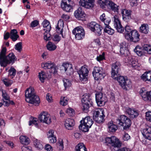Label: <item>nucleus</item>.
Returning a JSON list of instances; mask_svg holds the SVG:
<instances>
[{"mask_svg":"<svg viewBox=\"0 0 151 151\" xmlns=\"http://www.w3.org/2000/svg\"><path fill=\"white\" fill-rule=\"evenodd\" d=\"M6 47H2L0 52V65L1 66L6 67L8 64H13L17 60L16 57L13 52L6 56Z\"/></svg>","mask_w":151,"mask_h":151,"instance_id":"1","label":"nucleus"},{"mask_svg":"<svg viewBox=\"0 0 151 151\" xmlns=\"http://www.w3.org/2000/svg\"><path fill=\"white\" fill-rule=\"evenodd\" d=\"M25 97L26 102L36 105L40 103V99L35 93V90L32 87H29L25 91Z\"/></svg>","mask_w":151,"mask_h":151,"instance_id":"2","label":"nucleus"},{"mask_svg":"<svg viewBox=\"0 0 151 151\" xmlns=\"http://www.w3.org/2000/svg\"><path fill=\"white\" fill-rule=\"evenodd\" d=\"M115 122L123 127V129L127 130L130 126L132 122L131 120L125 115H122L116 118Z\"/></svg>","mask_w":151,"mask_h":151,"instance_id":"3","label":"nucleus"},{"mask_svg":"<svg viewBox=\"0 0 151 151\" xmlns=\"http://www.w3.org/2000/svg\"><path fill=\"white\" fill-rule=\"evenodd\" d=\"M82 109L85 113L89 111V107L92 105V101L91 96L89 93H86L83 95L81 100Z\"/></svg>","mask_w":151,"mask_h":151,"instance_id":"4","label":"nucleus"},{"mask_svg":"<svg viewBox=\"0 0 151 151\" xmlns=\"http://www.w3.org/2000/svg\"><path fill=\"white\" fill-rule=\"evenodd\" d=\"M81 124L79 126L80 129L84 132H87L93 123L89 116H86L80 121Z\"/></svg>","mask_w":151,"mask_h":151,"instance_id":"5","label":"nucleus"},{"mask_svg":"<svg viewBox=\"0 0 151 151\" xmlns=\"http://www.w3.org/2000/svg\"><path fill=\"white\" fill-rule=\"evenodd\" d=\"M105 141L106 143L110 144L111 146V149L113 148L115 150L116 148H119L122 145L121 142L119 139L114 136L106 137V138Z\"/></svg>","mask_w":151,"mask_h":151,"instance_id":"6","label":"nucleus"},{"mask_svg":"<svg viewBox=\"0 0 151 151\" xmlns=\"http://www.w3.org/2000/svg\"><path fill=\"white\" fill-rule=\"evenodd\" d=\"M89 72L86 65L82 66L78 71L79 80L83 83H86L87 82Z\"/></svg>","mask_w":151,"mask_h":151,"instance_id":"7","label":"nucleus"},{"mask_svg":"<svg viewBox=\"0 0 151 151\" xmlns=\"http://www.w3.org/2000/svg\"><path fill=\"white\" fill-rule=\"evenodd\" d=\"M140 35L138 31L133 30L131 34L126 33L125 34V37L128 41L134 42H138L140 40Z\"/></svg>","mask_w":151,"mask_h":151,"instance_id":"8","label":"nucleus"},{"mask_svg":"<svg viewBox=\"0 0 151 151\" xmlns=\"http://www.w3.org/2000/svg\"><path fill=\"white\" fill-rule=\"evenodd\" d=\"M88 28L96 35L100 36L101 34L102 27L95 22H91L88 24Z\"/></svg>","mask_w":151,"mask_h":151,"instance_id":"9","label":"nucleus"},{"mask_svg":"<svg viewBox=\"0 0 151 151\" xmlns=\"http://www.w3.org/2000/svg\"><path fill=\"white\" fill-rule=\"evenodd\" d=\"M72 32L75 35L76 39L78 40H82L85 36L84 30L81 26L76 27L73 30Z\"/></svg>","mask_w":151,"mask_h":151,"instance_id":"10","label":"nucleus"},{"mask_svg":"<svg viewBox=\"0 0 151 151\" xmlns=\"http://www.w3.org/2000/svg\"><path fill=\"white\" fill-rule=\"evenodd\" d=\"M92 74L95 80L97 81L101 80L105 76V73L103 69L100 67H94Z\"/></svg>","mask_w":151,"mask_h":151,"instance_id":"11","label":"nucleus"},{"mask_svg":"<svg viewBox=\"0 0 151 151\" xmlns=\"http://www.w3.org/2000/svg\"><path fill=\"white\" fill-rule=\"evenodd\" d=\"M121 65L118 61H116L112 64L111 74V77L114 79H116L117 76L119 75Z\"/></svg>","mask_w":151,"mask_h":151,"instance_id":"12","label":"nucleus"},{"mask_svg":"<svg viewBox=\"0 0 151 151\" xmlns=\"http://www.w3.org/2000/svg\"><path fill=\"white\" fill-rule=\"evenodd\" d=\"M96 99L98 105L100 106H104L107 101V97L101 93H96Z\"/></svg>","mask_w":151,"mask_h":151,"instance_id":"13","label":"nucleus"},{"mask_svg":"<svg viewBox=\"0 0 151 151\" xmlns=\"http://www.w3.org/2000/svg\"><path fill=\"white\" fill-rule=\"evenodd\" d=\"M73 2L70 0H62L61 7L66 12H71L72 10Z\"/></svg>","mask_w":151,"mask_h":151,"instance_id":"14","label":"nucleus"},{"mask_svg":"<svg viewBox=\"0 0 151 151\" xmlns=\"http://www.w3.org/2000/svg\"><path fill=\"white\" fill-rule=\"evenodd\" d=\"M38 119L41 122L49 124L51 122L50 115L47 112L43 111L39 116Z\"/></svg>","mask_w":151,"mask_h":151,"instance_id":"15","label":"nucleus"},{"mask_svg":"<svg viewBox=\"0 0 151 151\" xmlns=\"http://www.w3.org/2000/svg\"><path fill=\"white\" fill-rule=\"evenodd\" d=\"M114 26L117 31L120 33H123L124 31V29L121 24L120 20L118 16L115 15L113 17Z\"/></svg>","mask_w":151,"mask_h":151,"instance_id":"16","label":"nucleus"},{"mask_svg":"<svg viewBox=\"0 0 151 151\" xmlns=\"http://www.w3.org/2000/svg\"><path fill=\"white\" fill-rule=\"evenodd\" d=\"M41 66L43 68L45 69H50L51 70L50 71V72L54 74L57 73L56 67L55 66L54 64L51 62H48L42 64Z\"/></svg>","mask_w":151,"mask_h":151,"instance_id":"17","label":"nucleus"},{"mask_svg":"<svg viewBox=\"0 0 151 151\" xmlns=\"http://www.w3.org/2000/svg\"><path fill=\"white\" fill-rule=\"evenodd\" d=\"M94 0H81L79 2L80 5L85 8L89 9L94 6Z\"/></svg>","mask_w":151,"mask_h":151,"instance_id":"18","label":"nucleus"},{"mask_svg":"<svg viewBox=\"0 0 151 151\" xmlns=\"http://www.w3.org/2000/svg\"><path fill=\"white\" fill-rule=\"evenodd\" d=\"M139 94L143 100L145 101L151 102V91H146L141 90L139 91Z\"/></svg>","mask_w":151,"mask_h":151,"instance_id":"19","label":"nucleus"},{"mask_svg":"<svg viewBox=\"0 0 151 151\" xmlns=\"http://www.w3.org/2000/svg\"><path fill=\"white\" fill-rule=\"evenodd\" d=\"M125 111L126 114L132 118L137 117L139 115L138 111L134 108L127 107L126 108Z\"/></svg>","mask_w":151,"mask_h":151,"instance_id":"20","label":"nucleus"},{"mask_svg":"<svg viewBox=\"0 0 151 151\" xmlns=\"http://www.w3.org/2000/svg\"><path fill=\"white\" fill-rule=\"evenodd\" d=\"M141 132L143 137L146 139L151 140V127L147 126L145 128L141 130Z\"/></svg>","mask_w":151,"mask_h":151,"instance_id":"21","label":"nucleus"},{"mask_svg":"<svg viewBox=\"0 0 151 151\" xmlns=\"http://www.w3.org/2000/svg\"><path fill=\"white\" fill-rule=\"evenodd\" d=\"M62 65L64 68L65 71L67 75H70L73 73V69L71 64L66 63H63Z\"/></svg>","mask_w":151,"mask_h":151,"instance_id":"22","label":"nucleus"},{"mask_svg":"<svg viewBox=\"0 0 151 151\" xmlns=\"http://www.w3.org/2000/svg\"><path fill=\"white\" fill-rule=\"evenodd\" d=\"M131 11L124 9L122 11V14L123 19L126 22H128L129 20L130 19Z\"/></svg>","mask_w":151,"mask_h":151,"instance_id":"23","label":"nucleus"},{"mask_svg":"<svg viewBox=\"0 0 151 151\" xmlns=\"http://www.w3.org/2000/svg\"><path fill=\"white\" fill-rule=\"evenodd\" d=\"M74 15L76 18L80 19L84 17L85 14L81 8L79 7L75 12Z\"/></svg>","mask_w":151,"mask_h":151,"instance_id":"24","label":"nucleus"},{"mask_svg":"<svg viewBox=\"0 0 151 151\" xmlns=\"http://www.w3.org/2000/svg\"><path fill=\"white\" fill-rule=\"evenodd\" d=\"M65 125L68 129H71L75 124L74 120L70 118H67L65 121Z\"/></svg>","mask_w":151,"mask_h":151,"instance_id":"25","label":"nucleus"},{"mask_svg":"<svg viewBox=\"0 0 151 151\" xmlns=\"http://www.w3.org/2000/svg\"><path fill=\"white\" fill-rule=\"evenodd\" d=\"M128 63L131 65L135 69L139 70L140 68V67L141 65L136 61L133 60L132 58L131 57H128Z\"/></svg>","mask_w":151,"mask_h":151,"instance_id":"26","label":"nucleus"},{"mask_svg":"<svg viewBox=\"0 0 151 151\" xmlns=\"http://www.w3.org/2000/svg\"><path fill=\"white\" fill-rule=\"evenodd\" d=\"M127 44L125 42H123L121 43L120 52L122 55L126 56L127 54V50L126 46Z\"/></svg>","mask_w":151,"mask_h":151,"instance_id":"27","label":"nucleus"},{"mask_svg":"<svg viewBox=\"0 0 151 151\" xmlns=\"http://www.w3.org/2000/svg\"><path fill=\"white\" fill-rule=\"evenodd\" d=\"M109 21L107 20L104 30L105 33H106L109 35H112L114 33L115 31L109 25Z\"/></svg>","mask_w":151,"mask_h":151,"instance_id":"28","label":"nucleus"},{"mask_svg":"<svg viewBox=\"0 0 151 151\" xmlns=\"http://www.w3.org/2000/svg\"><path fill=\"white\" fill-rule=\"evenodd\" d=\"M64 25V22L62 19H60L58 21L57 26L56 27V31L60 34L63 33V29Z\"/></svg>","mask_w":151,"mask_h":151,"instance_id":"29","label":"nucleus"},{"mask_svg":"<svg viewBox=\"0 0 151 151\" xmlns=\"http://www.w3.org/2000/svg\"><path fill=\"white\" fill-rule=\"evenodd\" d=\"M18 32L16 29H14L11 30L10 32V38L12 40L15 42L17 40L19 37L17 34Z\"/></svg>","mask_w":151,"mask_h":151,"instance_id":"30","label":"nucleus"},{"mask_svg":"<svg viewBox=\"0 0 151 151\" xmlns=\"http://www.w3.org/2000/svg\"><path fill=\"white\" fill-rule=\"evenodd\" d=\"M141 79L144 81L151 82V72H146L141 76Z\"/></svg>","mask_w":151,"mask_h":151,"instance_id":"31","label":"nucleus"},{"mask_svg":"<svg viewBox=\"0 0 151 151\" xmlns=\"http://www.w3.org/2000/svg\"><path fill=\"white\" fill-rule=\"evenodd\" d=\"M42 24L43 26V30L47 32H50L51 29L50 22L48 20H45L43 22Z\"/></svg>","mask_w":151,"mask_h":151,"instance_id":"32","label":"nucleus"},{"mask_svg":"<svg viewBox=\"0 0 151 151\" xmlns=\"http://www.w3.org/2000/svg\"><path fill=\"white\" fill-rule=\"evenodd\" d=\"M149 29L148 25L147 24H142L139 27V32L141 33L146 34L149 31Z\"/></svg>","mask_w":151,"mask_h":151,"instance_id":"33","label":"nucleus"},{"mask_svg":"<svg viewBox=\"0 0 151 151\" xmlns=\"http://www.w3.org/2000/svg\"><path fill=\"white\" fill-rule=\"evenodd\" d=\"M109 7L114 12L118 13L119 6L112 1H110L108 8Z\"/></svg>","mask_w":151,"mask_h":151,"instance_id":"34","label":"nucleus"},{"mask_svg":"<svg viewBox=\"0 0 151 151\" xmlns=\"http://www.w3.org/2000/svg\"><path fill=\"white\" fill-rule=\"evenodd\" d=\"M110 1L108 0H98V3L103 9L108 7Z\"/></svg>","mask_w":151,"mask_h":151,"instance_id":"35","label":"nucleus"},{"mask_svg":"<svg viewBox=\"0 0 151 151\" xmlns=\"http://www.w3.org/2000/svg\"><path fill=\"white\" fill-rule=\"evenodd\" d=\"M108 130L111 132H114L118 129L117 126L114 124L113 123H109L108 124Z\"/></svg>","mask_w":151,"mask_h":151,"instance_id":"36","label":"nucleus"},{"mask_svg":"<svg viewBox=\"0 0 151 151\" xmlns=\"http://www.w3.org/2000/svg\"><path fill=\"white\" fill-rule=\"evenodd\" d=\"M105 116L104 114L98 116L93 117L94 120L98 123H101L104 121V117Z\"/></svg>","mask_w":151,"mask_h":151,"instance_id":"37","label":"nucleus"},{"mask_svg":"<svg viewBox=\"0 0 151 151\" xmlns=\"http://www.w3.org/2000/svg\"><path fill=\"white\" fill-rule=\"evenodd\" d=\"M117 80L119 83V85L121 86L122 88L123 86H124V85L125 83L126 79L127 78L126 77H124L123 76H119L118 77V76L116 79Z\"/></svg>","mask_w":151,"mask_h":151,"instance_id":"38","label":"nucleus"},{"mask_svg":"<svg viewBox=\"0 0 151 151\" xmlns=\"http://www.w3.org/2000/svg\"><path fill=\"white\" fill-rule=\"evenodd\" d=\"M134 51L139 56H142L144 55L142 48L139 45H137L134 49Z\"/></svg>","mask_w":151,"mask_h":151,"instance_id":"39","label":"nucleus"},{"mask_svg":"<svg viewBox=\"0 0 151 151\" xmlns=\"http://www.w3.org/2000/svg\"><path fill=\"white\" fill-rule=\"evenodd\" d=\"M19 139L20 142L23 145H27L30 142L29 138L26 136H20Z\"/></svg>","mask_w":151,"mask_h":151,"instance_id":"40","label":"nucleus"},{"mask_svg":"<svg viewBox=\"0 0 151 151\" xmlns=\"http://www.w3.org/2000/svg\"><path fill=\"white\" fill-rule=\"evenodd\" d=\"M75 151H87V149L83 143H79L75 147Z\"/></svg>","mask_w":151,"mask_h":151,"instance_id":"41","label":"nucleus"},{"mask_svg":"<svg viewBox=\"0 0 151 151\" xmlns=\"http://www.w3.org/2000/svg\"><path fill=\"white\" fill-rule=\"evenodd\" d=\"M47 49L50 51H52L55 50L56 48V46L53 42L49 41L46 46Z\"/></svg>","mask_w":151,"mask_h":151,"instance_id":"42","label":"nucleus"},{"mask_svg":"<svg viewBox=\"0 0 151 151\" xmlns=\"http://www.w3.org/2000/svg\"><path fill=\"white\" fill-rule=\"evenodd\" d=\"M132 87V82L131 81L128 79H126V81L124 85V86H123L122 88L123 89L126 90H129L131 89Z\"/></svg>","mask_w":151,"mask_h":151,"instance_id":"43","label":"nucleus"},{"mask_svg":"<svg viewBox=\"0 0 151 151\" xmlns=\"http://www.w3.org/2000/svg\"><path fill=\"white\" fill-rule=\"evenodd\" d=\"M38 76L40 80L42 83L44 82L45 79L49 78V76L47 77V73L43 71H41V72L39 73ZM49 78H50V77H49Z\"/></svg>","mask_w":151,"mask_h":151,"instance_id":"44","label":"nucleus"},{"mask_svg":"<svg viewBox=\"0 0 151 151\" xmlns=\"http://www.w3.org/2000/svg\"><path fill=\"white\" fill-rule=\"evenodd\" d=\"M104 114V111L103 109H97L93 111V117L98 116Z\"/></svg>","mask_w":151,"mask_h":151,"instance_id":"45","label":"nucleus"},{"mask_svg":"<svg viewBox=\"0 0 151 151\" xmlns=\"http://www.w3.org/2000/svg\"><path fill=\"white\" fill-rule=\"evenodd\" d=\"M34 142L35 147L38 150H42L43 148V146L39 140L35 139L34 141Z\"/></svg>","mask_w":151,"mask_h":151,"instance_id":"46","label":"nucleus"},{"mask_svg":"<svg viewBox=\"0 0 151 151\" xmlns=\"http://www.w3.org/2000/svg\"><path fill=\"white\" fill-rule=\"evenodd\" d=\"M9 76L12 77L13 78L15 75L16 74V70L15 68L11 67L9 71Z\"/></svg>","mask_w":151,"mask_h":151,"instance_id":"47","label":"nucleus"},{"mask_svg":"<svg viewBox=\"0 0 151 151\" xmlns=\"http://www.w3.org/2000/svg\"><path fill=\"white\" fill-rule=\"evenodd\" d=\"M100 19L101 21L104 23L105 25H106V23L107 20L109 21V24L110 22V20L109 19H108L106 18L104 13H103L100 16Z\"/></svg>","mask_w":151,"mask_h":151,"instance_id":"48","label":"nucleus"},{"mask_svg":"<svg viewBox=\"0 0 151 151\" xmlns=\"http://www.w3.org/2000/svg\"><path fill=\"white\" fill-rule=\"evenodd\" d=\"M44 33V39L46 41H47L51 40V35L49 33L50 32H47L46 31H45Z\"/></svg>","mask_w":151,"mask_h":151,"instance_id":"49","label":"nucleus"},{"mask_svg":"<svg viewBox=\"0 0 151 151\" xmlns=\"http://www.w3.org/2000/svg\"><path fill=\"white\" fill-rule=\"evenodd\" d=\"M14 48L18 52H21L22 50V42H20L17 43L15 45Z\"/></svg>","mask_w":151,"mask_h":151,"instance_id":"50","label":"nucleus"},{"mask_svg":"<svg viewBox=\"0 0 151 151\" xmlns=\"http://www.w3.org/2000/svg\"><path fill=\"white\" fill-rule=\"evenodd\" d=\"M2 100L9 101L10 99V97L9 95L5 91L2 90Z\"/></svg>","mask_w":151,"mask_h":151,"instance_id":"51","label":"nucleus"},{"mask_svg":"<svg viewBox=\"0 0 151 151\" xmlns=\"http://www.w3.org/2000/svg\"><path fill=\"white\" fill-rule=\"evenodd\" d=\"M34 124L35 126L37 127L38 123L37 122V119L35 118H30L29 123V125L30 126L32 124Z\"/></svg>","mask_w":151,"mask_h":151,"instance_id":"52","label":"nucleus"},{"mask_svg":"<svg viewBox=\"0 0 151 151\" xmlns=\"http://www.w3.org/2000/svg\"><path fill=\"white\" fill-rule=\"evenodd\" d=\"M143 49L146 51L149 54H151V46L148 45H144Z\"/></svg>","mask_w":151,"mask_h":151,"instance_id":"53","label":"nucleus"},{"mask_svg":"<svg viewBox=\"0 0 151 151\" xmlns=\"http://www.w3.org/2000/svg\"><path fill=\"white\" fill-rule=\"evenodd\" d=\"M58 145L60 150H62L63 149V142L62 139H60L58 140Z\"/></svg>","mask_w":151,"mask_h":151,"instance_id":"54","label":"nucleus"},{"mask_svg":"<svg viewBox=\"0 0 151 151\" xmlns=\"http://www.w3.org/2000/svg\"><path fill=\"white\" fill-rule=\"evenodd\" d=\"M63 81L64 85L65 88L71 86V83L68 79H63Z\"/></svg>","mask_w":151,"mask_h":151,"instance_id":"55","label":"nucleus"},{"mask_svg":"<svg viewBox=\"0 0 151 151\" xmlns=\"http://www.w3.org/2000/svg\"><path fill=\"white\" fill-rule=\"evenodd\" d=\"M68 101L67 98L66 97H63V99H61L60 101V104L62 106L66 105L68 104Z\"/></svg>","mask_w":151,"mask_h":151,"instance_id":"56","label":"nucleus"},{"mask_svg":"<svg viewBox=\"0 0 151 151\" xmlns=\"http://www.w3.org/2000/svg\"><path fill=\"white\" fill-rule=\"evenodd\" d=\"M96 59L99 62L105 59L104 52H103L101 55H100L99 56H98L96 57Z\"/></svg>","mask_w":151,"mask_h":151,"instance_id":"57","label":"nucleus"},{"mask_svg":"<svg viewBox=\"0 0 151 151\" xmlns=\"http://www.w3.org/2000/svg\"><path fill=\"white\" fill-rule=\"evenodd\" d=\"M60 37L57 34L54 35L52 37L53 40L55 42H58L60 40Z\"/></svg>","mask_w":151,"mask_h":151,"instance_id":"58","label":"nucleus"},{"mask_svg":"<svg viewBox=\"0 0 151 151\" xmlns=\"http://www.w3.org/2000/svg\"><path fill=\"white\" fill-rule=\"evenodd\" d=\"M146 119L147 120L151 122V111L146 112Z\"/></svg>","mask_w":151,"mask_h":151,"instance_id":"59","label":"nucleus"},{"mask_svg":"<svg viewBox=\"0 0 151 151\" xmlns=\"http://www.w3.org/2000/svg\"><path fill=\"white\" fill-rule=\"evenodd\" d=\"M66 112L70 116H72L74 113V110L71 108H69L66 110Z\"/></svg>","mask_w":151,"mask_h":151,"instance_id":"60","label":"nucleus"},{"mask_svg":"<svg viewBox=\"0 0 151 151\" xmlns=\"http://www.w3.org/2000/svg\"><path fill=\"white\" fill-rule=\"evenodd\" d=\"M48 139L49 142L51 143H55L57 141L56 137L55 136L51 137L48 138Z\"/></svg>","mask_w":151,"mask_h":151,"instance_id":"61","label":"nucleus"},{"mask_svg":"<svg viewBox=\"0 0 151 151\" xmlns=\"http://www.w3.org/2000/svg\"><path fill=\"white\" fill-rule=\"evenodd\" d=\"M38 24V22L37 20H35L32 22L31 23V26L32 27H35L37 26Z\"/></svg>","mask_w":151,"mask_h":151,"instance_id":"62","label":"nucleus"},{"mask_svg":"<svg viewBox=\"0 0 151 151\" xmlns=\"http://www.w3.org/2000/svg\"><path fill=\"white\" fill-rule=\"evenodd\" d=\"M125 30L127 32V33H129L131 34V32L133 30L129 26L126 25L125 27Z\"/></svg>","mask_w":151,"mask_h":151,"instance_id":"63","label":"nucleus"},{"mask_svg":"<svg viewBox=\"0 0 151 151\" xmlns=\"http://www.w3.org/2000/svg\"><path fill=\"white\" fill-rule=\"evenodd\" d=\"M45 149L47 151H52L53 150L52 147L48 144L45 145Z\"/></svg>","mask_w":151,"mask_h":151,"instance_id":"64","label":"nucleus"}]
</instances>
